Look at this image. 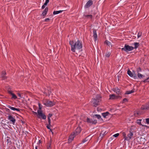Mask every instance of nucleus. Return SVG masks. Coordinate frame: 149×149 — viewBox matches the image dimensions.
Masks as SVG:
<instances>
[{"mask_svg":"<svg viewBox=\"0 0 149 149\" xmlns=\"http://www.w3.org/2000/svg\"><path fill=\"white\" fill-rule=\"evenodd\" d=\"M93 4V1L92 0H89L86 3L85 6V8H87L89 7Z\"/></svg>","mask_w":149,"mask_h":149,"instance_id":"7","label":"nucleus"},{"mask_svg":"<svg viewBox=\"0 0 149 149\" xmlns=\"http://www.w3.org/2000/svg\"><path fill=\"white\" fill-rule=\"evenodd\" d=\"M111 54L109 52L105 54V56L107 57H109L110 56Z\"/></svg>","mask_w":149,"mask_h":149,"instance_id":"35","label":"nucleus"},{"mask_svg":"<svg viewBox=\"0 0 149 149\" xmlns=\"http://www.w3.org/2000/svg\"><path fill=\"white\" fill-rule=\"evenodd\" d=\"M76 135H75L74 133H73V134H72L69 136V139H68V142L69 143L71 142L73 140L74 137Z\"/></svg>","mask_w":149,"mask_h":149,"instance_id":"13","label":"nucleus"},{"mask_svg":"<svg viewBox=\"0 0 149 149\" xmlns=\"http://www.w3.org/2000/svg\"><path fill=\"white\" fill-rule=\"evenodd\" d=\"M8 93L11 96V98L13 99H15L17 98V96L14 93H13L12 91H8Z\"/></svg>","mask_w":149,"mask_h":149,"instance_id":"8","label":"nucleus"},{"mask_svg":"<svg viewBox=\"0 0 149 149\" xmlns=\"http://www.w3.org/2000/svg\"><path fill=\"white\" fill-rule=\"evenodd\" d=\"M17 95L18 97H17V99H20L23 97L22 93H21L20 92L17 93Z\"/></svg>","mask_w":149,"mask_h":149,"instance_id":"23","label":"nucleus"},{"mask_svg":"<svg viewBox=\"0 0 149 149\" xmlns=\"http://www.w3.org/2000/svg\"><path fill=\"white\" fill-rule=\"evenodd\" d=\"M8 119L11 122V123L13 124H15L16 120L11 115L9 116H8Z\"/></svg>","mask_w":149,"mask_h":149,"instance_id":"9","label":"nucleus"},{"mask_svg":"<svg viewBox=\"0 0 149 149\" xmlns=\"http://www.w3.org/2000/svg\"><path fill=\"white\" fill-rule=\"evenodd\" d=\"M98 104V103H93V105L94 106L96 107L97 105H99V104Z\"/></svg>","mask_w":149,"mask_h":149,"instance_id":"41","label":"nucleus"},{"mask_svg":"<svg viewBox=\"0 0 149 149\" xmlns=\"http://www.w3.org/2000/svg\"><path fill=\"white\" fill-rule=\"evenodd\" d=\"M63 10H58V11H54L53 13V14L54 15H56L58 14L59 13H61Z\"/></svg>","mask_w":149,"mask_h":149,"instance_id":"27","label":"nucleus"},{"mask_svg":"<svg viewBox=\"0 0 149 149\" xmlns=\"http://www.w3.org/2000/svg\"><path fill=\"white\" fill-rule=\"evenodd\" d=\"M141 120H142V119H137L136 120V123L137 124L139 125H141L142 127H147V126L146 125H142L141 123Z\"/></svg>","mask_w":149,"mask_h":149,"instance_id":"17","label":"nucleus"},{"mask_svg":"<svg viewBox=\"0 0 149 149\" xmlns=\"http://www.w3.org/2000/svg\"><path fill=\"white\" fill-rule=\"evenodd\" d=\"M81 131V128L80 127H78L76 129L75 131L73 133L75 135H77L80 133Z\"/></svg>","mask_w":149,"mask_h":149,"instance_id":"11","label":"nucleus"},{"mask_svg":"<svg viewBox=\"0 0 149 149\" xmlns=\"http://www.w3.org/2000/svg\"><path fill=\"white\" fill-rule=\"evenodd\" d=\"M146 123L149 124V118H147L145 119Z\"/></svg>","mask_w":149,"mask_h":149,"instance_id":"39","label":"nucleus"},{"mask_svg":"<svg viewBox=\"0 0 149 149\" xmlns=\"http://www.w3.org/2000/svg\"><path fill=\"white\" fill-rule=\"evenodd\" d=\"M33 113L34 114H37V113L36 112H34Z\"/></svg>","mask_w":149,"mask_h":149,"instance_id":"54","label":"nucleus"},{"mask_svg":"<svg viewBox=\"0 0 149 149\" xmlns=\"http://www.w3.org/2000/svg\"><path fill=\"white\" fill-rule=\"evenodd\" d=\"M49 2V0H46L45 2L48 3Z\"/></svg>","mask_w":149,"mask_h":149,"instance_id":"49","label":"nucleus"},{"mask_svg":"<svg viewBox=\"0 0 149 149\" xmlns=\"http://www.w3.org/2000/svg\"><path fill=\"white\" fill-rule=\"evenodd\" d=\"M84 121H86L88 123H90L92 124L94 123L93 121L91 119L89 118H87L86 120V121L84 119L83 120Z\"/></svg>","mask_w":149,"mask_h":149,"instance_id":"18","label":"nucleus"},{"mask_svg":"<svg viewBox=\"0 0 149 149\" xmlns=\"http://www.w3.org/2000/svg\"><path fill=\"white\" fill-rule=\"evenodd\" d=\"M141 109L142 110H148L149 109V103L143 105L141 107Z\"/></svg>","mask_w":149,"mask_h":149,"instance_id":"10","label":"nucleus"},{"mask_svg":"<svg viewBox=\"0 0 149 149\" xmlns=\"http://www.w3.org/2000/svg\"><path fill=\"white\" fill-rule=\"evenodd\" d=\"M37 146H36L35 147V149H37Z\"/></svg>","mask_w":149,"mask_h":149,"instance_id":"55","label":"nucleus"},{"mask_svg":"<svg viewBox=\"0 0 149 149\" xmlns=\"http://www.w3.org/2000/svg\"><path fill=\"white\" fill-rule=\"evenodd\" d=\"M133 135V132L131 129H130L129 131V133L127 135V141L130 140L132 137Z\"/></svg>","mask_w":149,"mask_h":149,"instance_id":"6","label":"nucleus"},{"mask_svg":"<svg viewBox=\"0 0 149 149\" xmlns=\"http://www.w3.org/2000/svg\"><path fill=\"white\" fill-rule=\"evenodd\" d=\"M48 10V7H46L45 10L42 12L41 15L43 16V17L44 18L46 15L47 13Z\"/></svg>","mask_w":149,"mask_h":149,"instance_id":"12","label":"nucleus"},{"mask_svg":"<svg viewBox=\"0 0 149 149\" xmlns=\"http://www.w3.org/2000/svg\"><path fill=\"white\" fill-rule=\"evenodd\" d=\"M118 96H116L114 94L110 95H109V99L113 100L117 98Z\"/></svg>","mask_w":149,"mask_h":149,"instance_id":"21","label":"nucleus"},{"mask_svg":"<svg viewBox=\"0 0 149 149\" xmlns=\"http://www.w3.org/2000/svg\"><path fill=\"white\" fill-rule=\"evenodd\" d=\"M93 37L94 38V41H96L97 38V36L96 33V31L94 29L93 30Z\"/></svg>","mask_w":149,"mask_h":149,"instance_id":"16","label":"nucleus"},{"mask_svg":"<svg viewBox=\"0 0 149 149\" xmlns=\"http://www.w3.org/2000/svg\"><path fill=\"white\" fill-rule=\"evenodd\" d=\"M49 19L48 18H46L45 19V22H47L49 20Z\"/></svg>","mask_w":149,"mask_h":149,"instance_id":"45","label":"nucleus"},{"mask_svg":"<svg viewBox=\"0 0 149 149\" xmlns=\"http://www.w3.org/2000/svg\"><path fill=\"white\" fill-rule=\"evenodd\" d=\"M48 148H51V145L49 144V146H48Z\"/></svg>","mask_w":149,"mask_h":149,"instance_id":"53","label":"nucleus"},{"mask_svg":"<svg viewBox=\"0 0 149 149\" xmlns=\"http://www.w3.org/2000/svg\"><path fill=\"white\" fill-rule=\"evenodd\" d=\"M48 124L51 125V120L50 119H48Z\"/></svg>","mask_w":149,"mask_h":149,"instance_id":"43","label":"nucleus"},{"mask_svg":"<svg viewBox=\"0 0 149 149\" xmlns=\"http://www.w3.org/2000/svg\"><path fill=\"white\" fill-rule=\"evenodd\" d=\"M85 16L86 17L88 18H90L91 19L93 17V16L92 15H86Z\"/></svg>","mask_w":149,"mask_h":149,"instance_id":"32","label":"nucleus"},{"mask_svg":"<svg viewBox=\"0 0 149 149\" xmlns=\"http://www.w3.org/2000/svg\"><path fill=\"white\" fill-rule=\"evenodd\" d=\"M113 91L118 95H121L120 90L118 88H116L113 89Z\"/></svg>","mask_w":149,"mask_h":149,"instance_id":"15","label":"nucleus"},{"mask_svg":"<svg viewBox=\"0 0 149 149\" xmlns=\"http://www.w3.org/2000/svg\"><path fill=\"white\" fill-rule=\"evenodd\" d=\"M46 106L50 107L54 105V103H44Z\"/></svg>","mask_w":149,"mask_h":149,"instance_id":"19","label":"nucleus"},{"mask_svg":"<svg viewBox=\"0 0 149 149\" xmlns=\"http://www.w3.org/2000/svg\"><path fill=\"white\" fill-rule=\"evenodd\" d=\"M119 133H117V134H116L113 135V136L114 137H118L119 136Z\"/></svg>","mask_w":149,"mask_h":149,"instance_id":"40","label":"nucleus"},{"mask_svg":"<svg viewBox=\"0 0 149 149\" xmlns=\"http://www.w3.org/2000/svg\"><path fill=\"white\" fill-rule=\"evenodd\" d=\"M143 82L144 83L149 82V77L147 78L145 80L143 81Z\"/></svg>","mask_w":149,"mask_h":149,"instance_id":"30","label":"nucleus"},{"mask_svg":"<svg viewBox=\"0 0 149 149\" xmlns=\"http://www.w3.org/2000/svg\"><path fill=\"white\" fill-rule=\"evenodd\" d=\"M45 6L43 4L42 7V9H44L45 7Z\"/></svg>","mask_w":149,"mask_h":149,"instance_id":"47","label":"nucleus"},{"mask_svg":"<svg viewBox=\"0 0 149 149\" xmlns=\"http://www.w3.org/2000/svg\"><path fill=\"white\" fill-rule=\"evenodd\" d=\"M127 74L130 77H132L135 79L137 78V75L135 74V72L134 71H133V72H132L130 70H129L127 71Z\"/></svg>","mask_w":149,"mask_h":149,"instance_id":"4","label":"nucleus"},{"mask_svg":"<svg viewBox=\"0 0 149 149\" xmlns=\"http://www.w3.org/2000/svg\"><path fill=\"white\" fill-rule=\"evenodd\" d=\"M142 35V33L141 32H139L138 33V35H137V37L138 38H139L140 37H141V36Z\"/></svg>","mask_w":149,"mask_h":149,"instance_id":"36","label":"nucleus"},{"mask_svg":"<svg viewBox=\"0 0 149 149\" xmlns=\"http://www.w3.org/2000/svg\"><path fill=\"white\" fill-rule=\"evenodd\" d=\"M102 133H101V134H100V136H102Z\"/></svg>","mask_w":149,"mask_h":149,"instance_id":"56","label":"nucleus"},{"mask_svg":"<svg viewBox=\"0 0 149 149\" xmlns=\"http://www.w3.org/2000/svg\"><path fill=\"white\" fill-rule=\"evenodd\" d=\"M46 102H50V103H51V102H53L52 101H47Z\"/></svg>","mask_w":149,"mask_h":149,"instance_id":"52","label":"nucleus"},{"mask_svg":"<svg viewBox=\"0 0 149 149\" xmlns=\"http://www.w3.org/2000/svg\"><path fill=\"white\" fill-rule=\"evenodd\" d=\"M122 134H123V136L124 138V140L125 141V140L127 141V136H126V133L125 132H123Z\"/></svg>","mask_w":149,"mask_h":149,"instance_id":"28","label":"nucleus"},{"mask_svg":"<svg viewBox=\"0 0 149 149\" xmlns=\"http://www.w3.org/2000/svg\"><path fill=\"white\" fill-rule=\"evenodd\" d=\"M134 49V47L132 46H130L125 44L124 47L121 49L122 51H124L126 52L132 51Z\"/></svg>","mask_w":149,"mask_h":149,"instance_id":"2","label":"nucleus"},{"mask_svg":"<svg viewBox=\"0 0 149 149\" xmlns=\"http://www.w3.org/2000/svg\"><path fill=\"white\" fill-rule=\"evenodd\" d=\"M86 141H87V140L86 139L83 140V141H82V143H84Z\"/></svg>","mask_w":149,"mask_h":149,"instance_id":"48","label":"nucleus"},{"mask_svg":"<svg viewBox=\"0 0 149 149\" xmlns=\"http://www.w3.org/2000/svg\"><path fill=\"white\" fill-rule=\"evenodd\" d=\"M51 93V88H49L48 89H46L44 92V93L47 95H49Z\"/></svg>","mask_w":149,"mask_h":149,"instance_id":"14","label":"nucleus"},{"mask_svg":"<svg viewBox=\"0 0 149 149\" xmlns=\"http://www.w3.org/2000/svg\"><path fill=\"white\" fill-rule=\"evenodd\" d=\"M37 115L39 118H41L44 120L46 119V116L44 114L42 113V111L41 110H38L37 111Z\"/></svg>","mask_w":149,"mask_h":149,"instance_id":"3","label":"nucleus"},{"mask_svg":"<svg viewBox=\"0 0 149 149\" xmlns=\"http://www.w3.org/2000/svg\"><path fill=\"white\" fill-rule=\"evenodd\" d=\"M53 102H55V101H53Z\"/></svg>","mask_w":149,"mask_h":149,"instance_id":"59","label":"nucleus"},{"mask_svg":"<svg viewBox=\"0 0 149 149\" xmlns=\"http://www.w3.org/2000/svg\"><path fill=\"white\" fill-rule=\"evenodd\" d=\"M109 114V113L108 112H106L102 113V115L104 118H105Z\"/></svg>","mask_w":149,"mask_h":149,"instance_id":"26","label":"nucleus"},{"mask_svg":"<svg viewBox=\"0 0 149 149\" xmlns=\"http://www.w3.org/2000/svg\"><path fill=\"white\" fill-rule=\"evenodd\" d=\"M95 116L98 119H100L101 118V116L99 115L96 114L95 115Z\"/></svg>","mask_w":149,"mask_h":149,"instance_id":"31","label":"nucleus"},{"mask_svg":"<svg viewBox=\"0 0 149 149\" xmlns=\"http://www.w3.org/2000/svg\"><path fill=\"white\" fill-rule=\"evenodd\" d=\"M101 97L100 95L96 96V99L93 98L92 101V102H99L101 101Z\"/></svg>","mask_w":149,"mask_h":149,"instance_id":"5","label":"nucleus"},{"mask_svg":"<svg viewBox=\"0 0 149 149\" xmlns=\"http://www.w3.org/2000/svg\"><path fill=\"white\" fill-rule=\"evenodd\" d=\"M138 76L139 78H142L143 76V75L139 73H138Z\"/></svg>","mask_w":149,"mask_h":149,"instance_id":"34","label":"nucleus"},{"mask_svg":"<svg viewBox=\"0 0 149 149\" xmlns=\"http://www.w3.org/2000/svg\"><path fill=\"white\" fill-rule=\"evenodd\" d=\"M50 125H49V124H48L47 126V128L49 129H50Z\"/></svg>","mask_w":149,"mask_h":149,"instance_id":"44","label":"nucleus"},{"mask_svg":"<svg viewBox=\"0 0 149 149\" xmlns=\"http://www.w3.org/2000/svg\"><path fill=\"white\" fill-rule=\"evenodd\" d=\"M132 45L134 46V49H136L139 46V43L136 42H134L133 44H132Z\"/></svg>","mask_w":149,"mask_h":149,"instance_id":"24","label":"nucleus"},{"mask_svg":"<svg viewBox=\"0 0 149 149\" xmlns=\"http://www.w3.org/2000/svg\"><path fill=\"white\" fill-rule=\"evenodd\" d=\"M47 149H51V148H47Z\"/></svg>","mask_w":149,"mask_h":149,"instance_id":"57","label":"nucleus"},{"mask_svg":"<svg viewBox=\"0 0 149 149\" xmlns=\"http://www.w3.org/2000/svg\"><path fill=\"white\" fill-rule=\"evenodd\" d=\"M134 92V91L133 90L129 91H126L125 94H129Z\"/></svg>","mask_w":149,"mask_h":149,"instance_id":"29","label":"nucleus"},{"mask_svg":"<svg viewBox=\"0 0 149 149\" xmlns=\"http://www.w3.org/2000/svg\"><path fill=\"white\" fill-rule=\"evenodd\" d=\"M52 116V114L50 113L49 114L48 116V119H50V118H51Z\"/></svg>","mask_w":149,"mask_h":149,"instance_id":"37","label":"nucleus"},{"mask_svg":"<svg viewBox=\"0 0 149 149\" xmlns=\"http://www.w3.org/2000/svg\"><path fill=\"white\" fill-rule=\"evenodd\" d=\"M38 105H39V110H41V109L42 108V106H41V105L40 103H38Z\"/></svg>","mask_w":149,"mask_h":149,"instance_id":"38","label":"nucleus"},{"mask_svg":"<svg viewBox=\"0 0 149 149\" xmlns=\"http://www.w3.org/2000/svg\"><path fill=\"white\" fill-rule=\"evenodd\" d=\"M7 107L8 108L10 109H11L13 111H20L19 109L16 108L14 107H11L9 105Z\"/></svg>","mask_w":149,"mask_h":149,"instance_id":"20","label":"nucleus"},{"mask_svg":"<svg viewBox=\"0 0 149 149\" xmlns=\"http://www.w3.org/2000/svg\"><path fill=\"white\" fill-rule=\"evenodd\" d=\"M105 43L109 46L111 44V43L107 40L105 41Z\"/></svg>","mask_w":149,"mask_h":149,"instance_id":"33","label":"nucleus"},{"mask_svg":"<svg viewBox=\"0 0 149 149\" xmlns=\"http://www.w3.org/2000/svg\"><path fill=\"white\" fill-rule=\"evenodd\" d=\"M123 101L124 102H128V100H127V99L126 98H124L123 100Z\"/></svg>","mask_w":149,"mask_h":149,"instance_id":"46","label":"nucleus"},{"mask_svg":"<svg viewBox=\"0 0 149 149\" xmlns=\"http://www.w3.org/2000/svg\"><path fill=\"white\" fill-rule=\"evenodd\" d=\"M21 93H22V95L23 96V97H24V96L25 95V93L24 92H20Z\"/></svg>","mask_w":149,"mask_h":149,"instance_id":"42","label":"nucleus"},{"mask_svg":"<svg viewBox=\"0 0 149 149\" xmlns=\"http://www.w3.org/2000/svg\"><path fill=\"white\" fill-rule=\"evenodd\" d=\"M39 142H40V140L39 141Z\"/></svg>","mask_w":149,"mask_h":149,"instance_id":"58","label":"nucleus"},{"mask_svg":"<svg viewBox=\"0 0 149 149\" xmlns=\"http://www.w3.org/2000/svg\"><path fill=\"white\" fill-rule=\"evenodd\" d=\"M47 3H46V2H45V3L44 4V5L45 6H46L47 5Z\"/></svg>","mask_w":149,"mask_h":149,"instance_id":"50","label":"nucleus"},{"mask_svg":"<svg viewBox=\"0 0 149 149\" xmlns=\"http://www.w3.org/2000/svg\"><path fill=\"white\" fill-rule=\"evenodd\" d=\"M141 114V112L139 111H136L134 112V115L136 116H138Z\"/></svg>","mask_w":149,"mask_h":149,"instance_id":"22","label":"nucleus"},{"mask_svg":"<svg viewBox=\"0 0 149 149\" xmlns=\"http://www.w3.org/2000/svg\"><path fill=\"white\" fill-rule=\"evenodd\" d=\"M139 70H137L138 72H139V71H141V69L140 68H139Z\"/></svg>","mask_w":149,"mask_h":149,"instance_id":"51","label":"nucleus"},{"mask_svg":"<svg viewBox=\"0 0 149 149\" xmlns=\"http://www.w3.org/2000/svg\"><path fill=\"white\" fill-rule=\"evenodd\" d=\"M69 44L71 46V51L74 52H75V49L79 50L81 49L82 47V42L79 40L75 42L70 41Z\"/></svg>","mask_w":149,"mask_h":149,"instance_id":"1","label":"nucleus"},{"mask_svg":"<svg viewBox=\"0 0 149 149\" xmlns=\"http://www.w3.org/2000/svg\"><path fill=\"white\" fill-rule=\"evenodd\" d=\"M6 73L5 72H3L1 74V77L2 79H4L6 78V77L5 76Z\"/></svg>","mask_w":149,"mask_h":149,"instance_id":"25","label":"nucleus"}]
</instances>
